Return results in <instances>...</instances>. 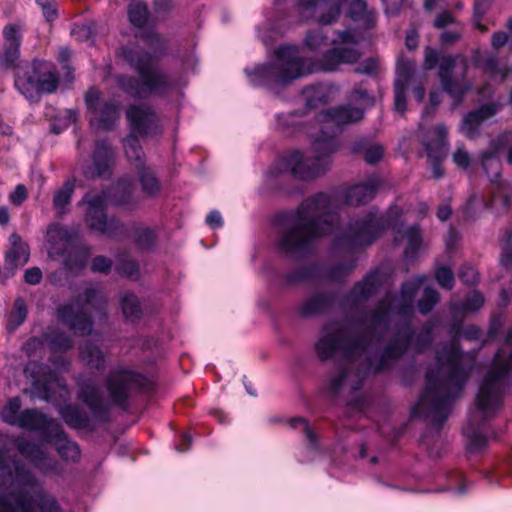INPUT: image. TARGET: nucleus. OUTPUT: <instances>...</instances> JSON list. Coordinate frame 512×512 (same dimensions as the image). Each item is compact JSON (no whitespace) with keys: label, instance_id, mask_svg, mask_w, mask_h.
<instances>
[{"label":"nucleus","instance_id":"obj_26","mask_svg":"<svg viewBox=\"0 0 512 512\" xmlns=\"http://www.w3.org/2000/svg\"><path fill=\"white\" fill-rule=\"evenodd\" d=\"M273 10L274 15L273 16H267V30L264 31L262 28L257 29V36L258 38L266 45H270L273 41L272 34L275 35H282L284 34L289 25L290 22L287 18V15L282 12V9L285 6L284 0H274L273 3Z\"/></svg>","mask_w":512,"mask_h":512},{"label":"nucleus","instance_id":"obj_44","mask_svg":"<svg viewBox=\"0 0 512 512\" xmlns=\"http://www.w3.org/2000/svg\"><path fill=\"white\" fill-rule=\"evenodd\" d=\"M447 487L441 491L452 492L456 496L465 495L471 484L466 480L465 476L460 471H452L447 476Z\"/></svg>","mask_w":512,"mask_h":512},{"label":"nucleus","instance_id":"obj_22","mask_svg":"<svg viewBox=\"0 0 512 512\" xmlns=\"http://www.w3.org/2000/svg\"><path fill=\"white\" fill-rule=\"evenodd\" d=\"M382 184L383 180L379 176L371 175L365 181L351 185L343 192L345 203L350 206L367 204L375 197Z\"/></svg>","mask_w":512,"mask_h":512},{"label":"nucleus","instance_id":"obj_56","mask_svg":"<svg viewBox=\"0 0 512 512\" xmlns=\"http://www.w3.org/2000/svg\"><path fill=\"white\" fill-rule=\"evenodd\" d=\"M481 68L492 78L500 76L501 79H505L507 75L506 69L499 66L497 53H488Z\"/></svg>","mask_w":512,"mask_h":512},{"label":"nucleus","instance_id":"obj_30","mask_svg":"<svg viewBox=\"0 0 512 512\" xmlns=\"http://www.w3.org/2000/svg\"><path fill=\"white\" fill-rule=\"evenodd\" d=\"M48 254L51 258L64 257L71 245L72 235L65 227L59 224H51L47 230Z\"/></svg>","mask_w":512,"mask_h":512},{"label":"nucleus","instance_id":"obj_42","mask_svg":"<svg viewBox=\"0 0 512 512\" xmlns=\"http://www.w3.org/2000/svg\"><path fill=\"white\" fill-rule=\"evenodd\" d=\"M352 362H343L337 374L331 375L327 381L326 389L333 399H336L346 384Z\"/></svg>","mask_w":512,"mask_h":512},{"label":"nucleus","instance_id":"obj_8","mask_svg":"<svg viewBox=\"0 0 512 512\" xmlns=\"http://www.w3.org/2000/svg\"><path fill=\"white\" fill-rule=\"evenodd\" d=\"M3 458L0 450V478L18 490L16 495L6 496L5 512H61L52 497L38 493L35 478L23 465L15 461L6 463Z\"/></svg>","mask_w":512,"mask_h":512},{"label":"nucleus","instance_id":"obj_2","mask_svg":"<svg viewBox=\"0 0 512 512\" xmlns=\"http://www.w3.org/2000/svg\"><path fill=\"white\" fill-rule=\"evenodd\" d=\"M338 39L317 59L302 57L296 45H280L271 61L245 68L244 73L254 88H263L279 94L293 81L316 72H336L341 65H351L359 61L362 52L356 47L359 43L354 30H336Z\"/></svg>","mask_w":512,"mask_h":512},{"label":"nucleus","instance_id":"obj_28","mask_svg":"<svg viewBox=\"0 0 512 512\" xmlns=\"http://www.w3.org/2000/svg\"><path fill=\"white\" fill-rule=\"evenodd\" d=\"M289 425L293 429H299L307 440V446L303 455L299 456V461L303 463L314 461L322 452L316 433L312 430L307 419L303 417H294L289 420Z\"/></svg>","mask_w":512,"mask_h":512},{"label":"nucleus","instance_id":"obj_41","mask_svg":"<svg viewBox=\"0 0 512 512\" xmlns=\"http://www.w3.org/2000/svg\"><path fill=\"white\" fill-rule=\"evenodd\" d=\"M80 398L94 413H98L107 407L106 400L93 384H83L81 386Z\"/></svg>","mask_w":512,"mask_h":512},{"label":"nucleus","instance_id":"obj_14","mask_svg":"<svg viewBox=\"0 0 512 512\" xmlns=\"http://www.w3.org/2000/svg\"><path fill=\"white\" fill-rule=\"evenodd\" d=\"M500 143L498 140H492L489 145V150L481 153V165L483 171L487 175L489 181L498 185V192L493 195L492 203L497 205L500 202L503 210H508L510 207V188L507 183L501 182V169L502 163L499 156Z\"/></svg>","mask_w":512,"mask_h":512},{"label":"nucleus","instance_id":"obj_6","mask_svg":"<svg viewBox=\"0 0 512 512\" xmlns=\"http://www.w3.org/2000/svg\"><path fill=\"white\" fill-rule=\"evenodd\" d=\"M512 387V328L507 331L504 347L495 353L491 369L480 381L476 394V410L468 416L463 434L467 449L476 452L487 444L489 422L502 405L504 394Z\"/></svg>","mask_w":512,"mask_h":512},{"label":"nucleus","instance_id":"obj_1","mask_svg":"<svg viewBox=\"0 0 512 512\" xmlns=\"http://www.w3.org/2000/svg\"><path fill=\"white\" fill-rule=\"evenodd\" d=\"M425 281V275H417L403 282L398 294L386 293L379 301L378 308L366 314L368 329L377 341H382L389 330L392 315L403 319L378 355L366 357L369 372L376 374L390 369L409 350L423 354L431 347L433 331L439 325V319L437 317L428 319L419 331H416L411 323L414 317V299Z\"/></svg>","mask_w":512,"mask_h":512},{"label":"nucleus","instance_id":"obj_10","mask_svg":"<svg viewBox=\"0 0 512 512\" xmlns=\"http://www.w3.org/2000/svg\"><path fill=\"white\" fill-rule=\"evenodd\" d=\"M369 345V341L361 336L346 337L343 328L330 329L326 324L315 343V352L322 362L332 359L338 351L342 352L345 362H353L358 354L368 350Z\"/></svg>","mask_w":512,"mask_h":512},{"label":"nucleus","instance_id":"obj_55","mask_svg":"<svg viewBox=\"0 0 512 512\" xmlns=\"http://www.w3.org/2000/svg\"><path fill=\"white\" fill-rule=\"evenodd\" d=\"M121 307L127 319L134 320L140 315V304L133 294H125L121 299Z\"/></svg>","mask_w":512,"mask_h":512},{"label":"nucleus","instance_id":"obj_7","mask_svg":"<svg viewBox=\"0 0 512 512\" xmlns=\"http://www.w3.org/2000/svg\"><path fill=\"white\" fill-rule=\"evenodd\" d=\"M199 59L194 49L184 45L183 40L162 35V134L173 138V162L170 177L177 174L180 162L176 161L175 137L180 109L184 101V88L188 75L195 74Z\"/></svg>","mask_w":512,"mask_h":512},{"label":"nucleus","instance_id":"obj_54","mask_svg":"<svg viewBox=\"0 0 512 512\" xmlns=\"http://www.w3.org/2000/svg\"><path fill=\"white\" fill-rule=\"evenodd\" d=\"M44 342L54 352L66 351L71 347V340L64 334L50 332L45 335Z\"/></svg>","mask_w":512,"mask_h":512},{"label":"nucleus","instance_id":"obj_53","mask_svg":"<svg viewBox=\"0 0 512 512\" xmlns=\"http://www.w3.org/2000/svg\"><path fill=\"white\" fill-rule=\"evenodd\" d=\"M434 276L438 285L445 290H452L455 286L454 273L447 265L437 267Z\"/></svg>","mask_w":512,"mask_h":512},{"label":"nucleus","instance_id":"obj_17","mask_svg":"<svg viewBox=\"0 0 512 512\" xmlns=\"http://www.w3.org/2000/svg\"><path fill=\"white\" fill-rule=\"evenodd\" d=\"M86 104L92 112L91 125L95 129H111L119 117V106L114 100L101 101L100 93L90 89L86 93Z\"/></svg>","mask_w":512,"mask_h":512},{"label":"nucleus","instance_id":"obj_59","mask_svg":"<svg viewBox=\"0 0 512 512\" xmlns=\"http://www.w3.org/2000/svg\"><path fill=\"white\" fill-rule=\"evenodd\" d=\"M56 387L61 391L60 396H63V393L66 392L64 384L55 373H51L47 378L43 379V388L46 391L44 398L47 400L52 399V390Z\"/></svg>","mask_w":512,"mask_h":512},{"label":"nucleus","instance_id":"obj_3","mask_svg":"<svg viewBox=\"0 0 512 512\" xmlns=\"http://www.w3.org/2000/svg\"><path fill=\"white\" fill-rule=\"evenodd\" d=\"M365 109L350 104L331 107L321 112L317 121L321 123L319 133L312 142L314 157L311 163L305 160L299 149L285 152L276 159L264 174L266 184L281 189L280 183L286 175L303 182L324 175L331 165L330 157L339 147L337 135L344 125L356 123L364 118Z\"/></svg>","mask_w":512,"mask_h":512},{"label":"nucleus","instance_id":"obj_20","mask_svg":"<svg viewBox=\"0 0 512 512\" xmlns=\"http://www.w3.org/2000/svg\"><path fill=\"white\" fill-rule=\"evenodd\" d=\"M336 291H319L306 298L297 308L301 319H311L330 312L338 300Z\"/></svg>","mask_w":512,"mask_h":512},{"label":"nucleus","instance_id":"obj_45","mask_svg":"<svg viewBox=\"0 0 512 512\" xmlns=\"http://www.w3.org/2000/svg\"><path fill=\"white\" fill-rule=\"evenodd\" d=\"M440 301L439 292L432 286H426L423 296L417 302V308L421 315H428Z\"/></svg>","mask_w":512,"mask_h":512},{"label":"nucleus","instance_id":"obj_23","mask_svg":"<svg viewBox=\"0 0 512 512\" xmlns=\"http://www.w3.org/2000/svg\"><path fill=\"white\" fill-rule=\"evenodd\" d=\"M10 247L5 253L3 278L12 277L15 272L23 267L29 260L30 251L28 245L22 241L18 234H12L9 238Z\"/></svg>","mask_w":512,"mask_h":512},{"label":"nucleus","instance_id":"obj_16","mask_svg":"<svg viewBox=\"0 0 512 512\" xmlns=\"http://www.w3.org/2000/svg\"><path fill=\"white\" fill-rule=\"evenodd\" d=\"M345 0H297L296 9L303 21L315 20L330 25L341 14Z\"/></svg>","mask_w":512,"mask_h":512},{"label":"nucleus","instance_id":"obj_32","mask_svg":"<svg viewBox=\"0 0 512 512\" xmlns=\"http://www.w3.org/2000/svg\"><path fill=\"white\" fill-rule=\"evenodd\" d=\"M447 128L444 124H437L433 129V136L424 142V148L429 160H443L448 151Z\"/></svg>","mask_w":512,"mask_h":512},{"label":"nucleus","instance_id":"obj_11","mask_svg":"<svg viewBox=\"0 0 512 512\" xmlns=\"http://www.w3.org/2000/svg\"><path fill=\"white\" fill-rule=\"evenodd\" d=\"M58 77L54 65L35 60L17 68L15 87L29 100H36L40 93H52L57 89Z\"/></svg>","mask_w":512,"mask_h":512},{"label":"nucleus","instance_id":"obj_24","mask_svg":"<svg viewBox=\"0 0 512 512\" xmlns=\"http://www.w3.org/2000/svg\"><path fill=\"white\" fill-rule=\"evenodd\" d=\"M500 106L495 103H486L479 108L468 112L462 119L460 131L468 139L478 137L482 123L498 113Z\"/></svg>","mask_w":512,"mask_h":512},{"label":"nucleus","instance_id":"obj_57","mask_svg":"<svg viewBox=\"0 0 512 512\" xmlns=\"http://www.w3.org/2000/svg\"><path fill=\"white\" fill-rule=\"evenodd\" d=\"M124 148H125V153H126L127 157L131 161L135 160L136 162H138L137 166L139 168H142V162H141L142 149H141L136 137L132 135V136H129L128 138H126L124 141Z\"/></svg>","mask_w":512,"mask_h":512},{"label":"nucleus","instance_id":"obj_4","mask_svg":"<svg viewBox=\"0 0 512 512\" xmlns=\"http://www.w3.org/2000/svg\"><path fill=\"white\" fill-rule=\"evenodd\" d=\"M438 366L427 370L426 386L412 416H423L440 430L447 421L456 399L461 395L476 366V352L445 345L435 354Z\"/></svg>","mask_w":512,"mask_h":512},{"label":"nucleus","instance_id":"obj_9","mask_svg":"<svg viewBox=\"0 0 512 512\" xmlns=\"http://www.w3.org/2000/svg\"><path fill=\"white\" fill-rule=\"evenodd\" d=\"M389 220L372 207L366 213L353 216L338 230L332 240L334 253L356 251L369 247L389 228Z\"/></svg>","mask_w":512,"mask_h":512},{"label":"nucleus","instance_id":"obj_43","mask_svg":"<svg viewBox=\"0 0 512 512\" xmlns=\"http://www.w3.org/2000/svg\"><path fill=\"white\" fill-rule=\"evenodd\" d=\"M111 160L112 151L110 147L105 142L98 143L93 158L94 171L91 173L92 176H103L108 171Z\"/></svg>","mask_w":512,"mask_h":512},{"label":"nucleus","instance_id":"obj_40","mask_svg":"<svg viewBox=\"0 0 512 512\" xmlns=\"http://www.w3.org/2000/svg\"><path fill=\"white\" fill-rule=\"evenodd\" d=\"M127 118L133 128L138 133H146L147 128L153 119V113L148 107L134 106L128 109Z\"/></svg>","mask_w":512,"mask_h":512},{"label":"nucleus","instance_id":"obj_49","mask_svg":"<svg viewBox=\"0 0 512 512\" xmlns=\"http://www.w3.org/2000/svg\"><path fill=\"white\" fill-rule=\"evenodd\" d=\"M128 16L130 22L139 28L145 26L149 19L147 7L140 1H133L129 5Z\"/></svg>","mask_w":512,"mask_h":512},{"label":"nucleus","instance_id":"obj_48","mask_svg":"<svg viewBox=\"0 0 512 512\" xmlns=\"http://www.w3.org/2000/svg\"><path fill=\"white\" fill-rule=\"evenodd\" d=\"M415 74V65L412 61H398L394 86H409Z\"/></svg>","mask_w":512,"mask_h":512},{"label":"nucleus","instance_id":"obj_36","mask_svg":"<svg viewBox=\"0 0 512 512\" xmlns=\"http://www.w3.org/2000/svg\"><path fill=\"white\" fill-rule=\"evenodd\" d=\"M58 423L48 419L36 410L28 409L21 412V419L17 426L29 430H48L49 435L57 428Z\"/></svg>","mask_w":512,"mask_h":512},{"label":"nucleus","instance_id":"obj_63","mask_svg":"<svg viewBox=\"0 0 512 512\" xmlns=\"http://www.w3.org/2000/svg\"><path fill=\"white\" fill-rule=\"evenodd\" d=\"M440 53L430 46L425 47L424 50V62L423 67L425 70H432L436 68V66L439 65V62L441 61Z\"/></svg>","mask_w":512,"mask_h":512},{"label":"nucleus","instance_id":"obj_64","mask_svg":"<svg viewBox=\"0 0 512 512\" xmlns=\"http://www.w3.org/2000/svg\"><path fill=\"white\" fill-rule=\"evenodd\" d=\"M384 155L383 146L379 143H373L367 152L363 155L364 161L369 165H375L381 161Z\"/></svg>","mask_w":512,"mask_h":512},{"label":"nucleus","instance_id":"obj_33","mask_svg":"<svg viewBox=\"0 0 512 512\" xmlns=\"http://www.w3.org/2000/svg\"><path fill=\"white\" fill-rule=\"evenodd\" d=\"M319 267L318 281L340 282L343 281L357 266L356 259H350L344 263L327 265L322 262H316Z\"/></svg>","mask_w":512,"mask_h":512},{"label":"nucleus","instance_id":"obj_60","mask_svg":"<svg viewBox=\"0 0 512 512\" xmlns=\"http://www.w3.org/2000/svg\"><path fill=\"white\" fill-rule=\"evenodd\" d=\"M63 419L72 427L79 428L85 423V418L72 407H64L60 411Z\"/></svg>","mask_w":512,"mask_h":512},{"label":"nucleus","instance_id":"obj_52","mask_svg":"<svg viewBox=\"0 0 512 512\" xmlns=\"http://www.w3.org/2000/svg\"><path fill=\"white\" fill-rule=\"evenodd\" d=\"M82 359L91 367L100 368L104 362V357L99 348L90 343L81 347Z\"/></svg>","mask_w":512,"mask_h":512},{"label":"nucleus","instance_id":"obj_38","mask_svg":"<svg viewBox=\"0 0 512 512\" xmlns=\"http://www.w3.org/2000/svg\"><path fill=\"white\" fill-rule=\"evenodd\" d=\"M484 302V295L478 290H473L463 300L451 302L450 312L454 318L461 313H474L482 308Z\"/></svg>","mask_w":512,"mask_h":512},{"label":"nucleus","instance_id":"obj_35","mask_svg":"<svg viewBox=\"0 0 512 512\" xmlns=\"http://www.w3.org/2000/svg\"><path fill=\"white\" fill-rule=\"evenodd\" d=\"M319 267L315 262L308 263L297 269L288 271L282 276V281L286 286H295L302 283L318 281Z\"/></svg>","mask_w":512,"mask_h":512},{"label":"nucleus","instance_id":"obj_12","mask_svg":"<svg viewBox=\"0 0 512 512\" xmlns=\"http://www.w3.org/2000/svg\"><path fill=\"white\" fill-rule=\"evenodd\" d=\"M98 293L93 288L86 289L85 293L72 304L58 308V318L75 334L87 335L92 331V321L87 313L95 306Z\"/></svg>","mask_w":512,"mask_h":512},{"label":"nucleus","instance_id":"obj_25","mask_svg":"<svg viewBox=\"0 0 512 512\" xmlns=\"http://www.w3.org/2000/svg\"><path fill=\"white\" fill-rule=\"evenodd\" d=\"M338 87L329 83H316L302 89L301 95L304 98V109L309 113L327 105L333 100Z\"/></svg>","mask_w":512,"mask_h":512},{"label":"nucleus","instance_id":"obj_39","mask_svg":"<svg viewBox=\"0 0 512 512\" xmlns=\"http://www.w3.org/2000/svg\"><path fill=\"white\" fill-rule=\"evenodd\" d=\"M139 72L142 85L135 91V94L141 96L147 92H150L158 85L159 77L157 72V65L152 60H149L147 63H142L139 67Z\"/></svg>","mask_w":512,"mask_h":512},{"label":"nucleus","instance_id":"obj_13","mask_svg":"<svg viewBox=\"0 0 512 512\" xmlns=\"http://www.w3.org/2000/svg\"><path fill=\"white\" fill-rule=\"evenodd\" d=\"M458 62L464 66V71H466L467 59L462 54L442 55L437 72L443 91L453 99L452 110L462 103L465 94L471 89L470 83H461L453 77Z\"/></svg>","mask_w":512,"mask_h":512},{"label":"nucleus","instance_id":"obj_62","mask_svg":"<svg viewBox=\"0 0 512 512\" xmlns=\"http://www.w3.org/2000/svg\"><path fill=\"white\" fill-rule=\"evenodd\" d=\"M73 253L77 256V260L74 261L72 254L69 253V255L64 258L65 265L71 270L83 267L87 262L89 252L84 249H77L74 250Z\"/></svg>","mask_w":512,"mask_h":512},{"label":"nucleus","instance_id":"obj_47","mask_svg":"<svg viewBox=\"0 0 512 512\" xmlns=\"http://www.w3.org/2000/svg\"><path fill=\"white\" fill-rule=\"evenodd\" d=\"M27 308L23 299L18 298L15 300L13 309L8 316L7 330L13 332L16 330L26 319Z\"/></svg>","mask_w":512,"mask_h":512},{"label":"nucleus","instance_id":"obj_61","mask_svg":"<svg viewBox=\"0 0 512 512\" xmlns=\"http://www.w3.org/2000/svg\"><path fill=\"white\" fill-rule=\"evenodd\" d=\"M452 159L456 166L464 171H466L472 163L471 156L468 151L465 150L463 144L457 146Z\"/></svg>","mask_w":512,"mask_h":512},{"label":"nucleus","instance_id":"obj_27","mask_svg":"<svg viewBox=\"0 0 512 512\" xmlns=\"http://www.w3.org/2000/svg\"><path fill=\"white\" fill-rule=\"evenodd\" d=\"M182 278V272L178 268H162V311L169 310L176 314L179 309L178 295L174 291Z\"/></svg>","mask_w":512,"mask_h":512},{"label":"nucleus","instance_id":"obj_15","mask_svg":"<svg viewBox=\"0 0 512 512\" xmlns=\"http://www.w3.org/2000/svg\"><path fill=\"white\" fill-rule=\"evenodd\" d=\"M83 202L87 204L85 222L89 228L101 234L110 235L120 227L117 220L114 218L108 219L105 215L104 210L108 203L107 192H89L83 198Z\"/></svg>","mask_w":512,"mask_h":512},{"label":"nucleus","instance_id":"obj_21","mask_svg":"<svg viewBox=\"0 0 512 512\" xmlns=\"http://www.w3.org/2000/svg\"><path fill=\"white\" fill-rule=\"evenodd\" d=\"M308 112L302 108L275 115L277 129L287 136L309 134L314 121L308 119Z\"/></svg>","mask_w":512,"mask_h":512},{"label":"nucleus","instance_id":"obj_29","mask_svg":"<svg viewBox=\"0 0 512 512\" xmlns=\"http://www.w3.org/2000/svg\"><path fill=\"white\" fill-rule=\"evenodd\" d=\"M402 238L407 240V245L404 249V258L407 261L417 259L423 244L420 225L413 224L409 227H404V225L398 226L395 229L394 241L398 242Z\"/></svg>","mask_w":512,"mask_h":512},{"label":"nucleus","instance_id":"obj_5","mask_svg":"<svg viewBox=\"0 0 512 512\" xmlns=\"http://www.w3.org/2000/svg\"><path fill=\"white\" fill-rule=\"evenodd\" d=\"M338 221L333 196L317 192L302 200L295 209L275 215L274 223L282 230L275 247L284 256L305 259L313 253L319 239L334 232Z\"/></svg>","mask_w":512,"mask_h":512},{"label":"nucleus","instance_id":"obj_34","mask_svg":"<svg viewBox=\"0 0 512 512\" xmlns=\"http://www.w3.org/2000/svg\"><path fill=\"white\" fill-rule=\"evenodd\" d=\"M348 16L365 29H372L377 23V13L368 7L366 0H352L348 5Z\"/></svg>","mask_w":512,"mask_h":512},{"label":"nucleus","instance_id":"obj_50","mask_svg":"<svg viewBox=\"0 0 512 512\" xmlns=\"http://www.w3.org/2000/svg\"><path fill=\"white\" fill-rule=\"evenodd\" d=\"M21 401L18 397L11 398L1 410V418L8 424L18 425L21 419Z\"/></svg>","mask_w":512,"mask_h":512},{"label":"nucleus","instance_id":"obj_46","mask_svg":"<svg viewBox=\"0 0 512 512\" xmlns=\"http://www.w3.org/2000/svg\"><path fill=\"white\" fill-rule=\"evenodd\" d=\"M73 191V183L66 182L55 192L53 197V207L59 215L66 213Z\"/></svg>","mask_w":512,"mask_h":512},{"label":"nucleus","instance_id":"obj_31","mask_svg":"<svg viewBox=\"0 0 512 512\" xmlns=\"http://www.w3.org/2000/svg\"><path fill=\"white\" fill-rule=\"evenodd\" d=\"M5 40L4 52L1 61L6 66H13L19 57L21 42V27L16 24H9L3 29Z\"/></svg>","mask_w":512,"mask_h":512},{"label":"nucleus","instance_id":"obj_58","mask_svg":"<svg viewBox=\"0 0 512 512\" xmlns=\"http://www.w3.org/2000/svg\"><path fill=\"white\" fill-rule=\"evenodd\" d=\"M460 281L466 286H474L479 281L478 272L470 264H463L458 273Z\"/></svg>","mask_w":512,"mask_h":512},{"label":"nucleus","instance_id":"obj_51","mask_svg":"<svg viewBox=\"0 0 512 512\" xmlns=\"http://www.w3.org/2000/svg\"><path fill=\"white\" fill-rule=\"evenodd\" d=\"M304 45L309 51L318 53L328 45V37L321 30H310L304 38Z\"/></svg>","mask_w":512,"mask_h":512},{"label":"nucleus","instance_id":"obj_18","mask_svg":"<svg viewBox=\"0 0 512 512\" xmlns=\"http://www.w3.org/2000/svg\"><path fill=\"white\" fill-rule=\"evenodd\" d=\"M382 285V279L378 270L366 274L362 280L356 282L351 290L339 301L341 309H353L359 304L368 301L373 297Z\"/></svg>","mask_w":512,"mask_h":512},{"label":"nucleus","instance_id":"obj_37","mask_svg":"<svg viewBox=\"0 0 512 512\" xmlns=\"http://www.w3.org/2000/svg\"><path fill=\"white\" fill-rule=\"evenodd\" d=\"M49 440L53 442L59 455L66 459L75 461L79 458L80 451L76 443L66 438L59 424L57 428L49 435Z\"/></svg>","mask_w":512,"mask_h":512},{"label":"nucleus","instance_id":"obj_19","mask_svg":"<svg viewBox=\"0 0 512 512\" xmlns=\"http://www.w3.org/2000/svg\"><path fill=\"white\" fill-rule=\"evenodd\" d=\"M142 377L128 370H116L108 378L107 388L110 401L115 404H122L128 397L129 392L135 387H140Z\"/></svg>","mask_w":512,"mask_h":512}]
</instances>
